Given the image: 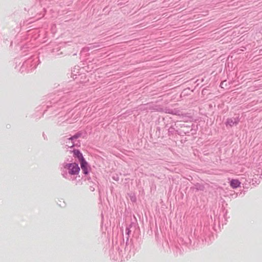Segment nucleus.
<instances>
[{
  "mask_svg": "<svg viewBox=\"0 0 262 262\" xmlns=\"http://www.w3.org/2000/svg\"><path fill=\"white\" fill-rule=\"evenodd\" d=\"M64 168L68 169L69 173L71 174H77L80 171V168L76 163L67 164L64 166Z\"/></svg>",
  "mask_w": 262,
  "mask_h": 262,
  "instance_id": "f257e3e1",
  "label": "nucleus"
},
{
  "mask_svg": "<svg viewBox=\"0 0 262 262\" xmlns=\"http://www.w3.org/2000/svg\"><path fill=\"white\" fill-rule=\"evenodd\" d=\"M227 124H228L231 126L233 125L234 124H236L237 123L235 122H233L232 120V119H228L227 121Z\"/></svg>",
  "mask_w": 262,
  "mask_h": 262,
  "instance_id": "39448f33",
  "label": "nucleus"
},
{
  "mask_svg": "<svg viewBox=\"0 0 262 262\" xmlns=\"http://www.w3.org/2000/svg\"><path fill=\"white\" fill-rule=\"evenodd\" d=\"M230 185L232 188L235 189L240 186L241 182L237 179H232Z\"/></svg>",
  "mask_w": 262,
  "mask_h": 262,
  "instance_id": "7ed1b4c3",
  "label": "nucleus"
},
{
  "mask_svg": "<svg viewBox=\"0 0 262 262\" xmlns=\"http://www.w3.org/2000/svg\"><path fill=\"white\" fill-rule=\"evenodd\" d=\"M67 146H68L69 147H72L73 146H74V143H71L69 142L68 144L67 145Z\"/></svg>",
  "mask_w": 262,
  "mask_h": 262,
  "instance_id": "0eeeda50",
  "label": "nucleus"
},
{
  "mask_svg": "<svg viewBox=\"0 0 262 262\" xmlns=\"http://www.w3.org/2000/svg\"><path fill=\"white\" fill-rule=\"evenodd\" d=\"M74 156L77 157L79 161L84 159L82 156V154L78 150H74L73 151Z\"/></svg>",
  "mask_w": 262,
  "mask_h": 262,
  "instance_id": "20e7f679",
  "label": "nucleus"
},
{
  "mask_svg": "<svg viewBox=\"0 0 262 262\" xmlns=\"http://www.w3.org/2000/svg\"><path fill=\"white\" fill-rule=\"evenodd\" d=\"M225 82H226V81H225L222 82L221 83V86L222 88H223V86H224V85H225L224 83H225Z\"/></svg>",
  "mask_w": 262,
  "mask_h": 262,
  "instance_id": "6e6552de",
  "label": "nucleus"
},
{
  "mask_svg": "<svg viewBox=\"0 0 262 262\" xmlns=\"http://www.w3.org/2000/svg\"><path fill=\"white\" fill-rule=\"evenodd\" d=\"M80 162L81 167L82 170L83 171V173L85 174H87L88 173V164L87 162L84 159H83V160L80 161Z\"/></svg>",
  "mask_w": 262,
  "mask_h": 262,
  "instance_id": "f03ea898",
  "label": "nucleus"
},
{
  "mask_svg": "<svg viewBox=\"0 0 262 262\" xmlns=\"http://www.w3.org/2000/svg\"><path fill=\"white\" fill-rule=\"evenodd\" d=\"M78 137V136H76V135L72 137L69 138V141H70V140H73V139H77Z\"/></svg>",
  "mask_w": 262,
  "mask_h": 262,
  "instance_id": "423d86ee",
  "label": "nucleus"
}]
</instances>
